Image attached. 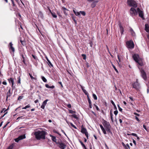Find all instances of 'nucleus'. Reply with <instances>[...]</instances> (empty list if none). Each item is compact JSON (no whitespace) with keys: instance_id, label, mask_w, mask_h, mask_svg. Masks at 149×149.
I'll list each match as a JSON object with an SVG mask.
<instances>
[{"instance_id":"60","label":"nucleus","mask_w":149,"mask_h":149,"mask_svg":"<svg viewBox=\"0 0 149 149\" xmlns=\"http://www.w3.org/2000/svg\"><path fill=\"white\" fill-rule=\"evenodd\" d=\"M2 84L4 85H7V83L6 81H4L2 82Z\"/></svg>"},{"instance_id":"40","label":"nucleus","mask_w":149,"mask_h":149,"mask_svg":"<svg viewBox=\"0 0 149 149\" xmlns=\"http://www.w3.org/2000/svg\"><path fill=\"white\" fill-rule=\"evenodd\" d=\"M81 56H82V57L83 58V59L84 60L86 59V55L85 54H82L81 55Z\"/></svg>"},{"instance_id":"61","label":"nucleus","mask_w":149,"mask_h":149,"mask_svg":"<svg viewBox=\"0 0 149 149\" xmlns=\"http://www.w3.org/2000/svg\"><path fill=\"white\" fill-rule=\"evenodd\" d=\"M134 114L135 115H136L138 116H140V115L139 114H138L136 113H134Z\"/></svg>"},{"instance_id":"28","label":"nucleus","mask_w":149,"mask_h":149,"mask_svg":"<svg viewBox=\"0 0 149 149\" xmlns=\"http://www.w3.org/2000/svg\"><path fill=\"white\" fill-rule=\"evenodd\" d=\"M79 142L81 144V145L82 146V147H84L85 149H87L86 146L80 140L79 141Z\"/></svg>"},{"instance_id":"9","label":"nucleus","mask_w":149,"mask_h":149,"mask_svg":"<svg viewBox=\"0 0 149 149\" xmlns=\"http://www.w3.org/2000/svg\"><path fill=\"white\" fill-rule=\"evenodd\" d=\"M26 138L25 135H21L19 136L17 138L15 139V142H18L20 140H22Z\"/></svg>"},{"instance_id":"59","label":"nucleus","mask_w":149,"mask_h":149,"mask_svg":"<svg viewBox=\"0 0 149 149\" xmlns=\"http://www.w3.org/2000/svg\"><path fill=\"white\" fill-rule=\"evenodd\" d=\"M5 108L3 109L1 111V113H4V111L5 110Z\"/></svg>"},{"instance_id":"12","label":"nucleus","mask_w":149,"mask_h":149,"mask_svg":"<svg viewBox=\"0 0 149 149\" xmlns=\"http://www.w3.org/2000/svg\"><path fill=\"white\" fill-rule=\"evenodd\" d=\"M141 75L145 80L146 79L147 77L146 73L143 70H142L141 71Z\"/></svg>"},{"instance_id":"21","label":"nucleus","mask_w":149,"mask_h":149,"mask_svg":"<svg viewBox=\"0 0 149 149\" xmlns=\"http://www.w3.org/2000/svg\"><path fill=\"white\" fill-rule=\"evenodd\" d=\"M50 136L52 137V140L54 142H55V143H56V142H57L56 141V137L54 136H53L52 135H50Z\"/></svg>"},{"instance_id":"5","label":"nucleus","mask_w":149,"mask_h":149,"mask_svg":"<svg viewBox=\"0 0 149 149\" xmlns=\"http://www.w3.org/2000/svg\"><path fill=\"white\" fill-rule=\"evenodd\" d=\"M133 57L134 60L137 63H138L139 65L141 66L143 65V63L139 59V56L138 55L135 54L133 55Z\"/></svg>"},{"instance_id":"34","label":"nucleus","mask_w":149,"mask_h":149,"mask_svg":"<svg viewBox=\"0 0 149 149\" xmlns=\"http://www.w3.org/2000/svg\"><path fill=\"white\" fill-rule=\"evenodd\" d=\"M20 41L21 42V43L22 45L23 46H24L25 45H26V43H25V41H22L21 40H20Z\"/></svg>"},{"instance_id":"58","label":"nucleus","mask_w":149,"mask_h":149,"mask_svg":"<svg viewBox=\"0 0 149 149\" xmlns=\"http://www.w3.org/2000/svg\"><path fill=\"white\" fill-rule=\"evenodd\" d=\"M118 58L119 61L120 62V58L119 55H118Z\"/></svg>"},{"instance_id":"42","label":"nucleus","mask_w":149,"mask_h":149,"mask_svg":"<svg viewBox=\"0 0 149 149\" xmlns=\"http://www.w3.org/2000/svg\"><path fill=\"white\" fill-rule=\"evenodd\" d=\"M69 113H70L72 114V113H75L76 112L75 111H73L71 110H69Z\"/></svg>"},{"instance_id":"3","label":"nucleus","mask_w":149,"mask_h":149,"mask_svg":"<svg viewBox=\"0 0 149 149\" xmlns=\"http://www.w3.org/2000/svg\"><path fill=\"white\" fill-rule=\"evenodd\" d=\"M127 3L130 6L136 8L137 6V3L134 0H127Z\"/></svg>"},{"instance_id":"30","label":"nucleus","mask_w":149,"mask_h":149,"mask_svg":"<svg viewBox=\"0 0 149 149\" xmlns=\"http://www.w3.org/2000/svg\"><path fill=\"white\" fill-rule=\"evenodd\" d=\"M97 2H93L91 5V6L92 8H94L96 5V3Z\"/></svg>"},{"instance_id":"22","label":"nucleus","mask_w":149,"mask_h":149,"mask_svg":"<svg viewBox=\"0 0 149 149\" xmlns=\"http://www.w3.org/2000/svg\"><path fill=\"white\" fill-rule=\"evenodd\" d=\"M45 87L47 88H54L55 86H54L52 85V86H49L48 84H46L45 85Z\"/></svg>"},{"instance_id":"1","label":"nucleus","mask_w":149,"mask_h":149,"mask_svg":"<svg viewBox=\"0 0 149 149\" xmlns=\"http://www.w3.org/2000/svg\"><path fill=\"white\" fill-rule=\"evenodd\" d=\"M46 133L47 132L44 131H38L35 132L34 133V135L36 138L38 140H40V139H45Z\"/></svg>"},{"instance_id":"62","label":"nucleus","mask_w":149,"mask_h":149,"mask_svg":"<svg viewBox=\"0 0 149 149\" xmlns=\"http://www.w3.org/2000/svg\"><path fill=\"white\" fill-rule=\"evenodd\" d=\"M9 123V122H8V123L6 125H5L3 127V129L4 128H5L7 125H8V124Z\"/></svg>"},{"instance_id":"16","label":"nucleus","mask_w":149,"mask_h":149,"mask_svg":"<svg viewBox=\"0 0 149 149\" xmlns=\"http://www.w3.org/2000/svg\"><path fill=\"white\" fill-rule=\"evenodd\" d=\"M130 32L131 33V35L133 36H135V33L134 32L133 30V29L130 28Z\"/></svg>"},{"instance_id":"2","label":"nucleus","mask_w":149,"mask_h":149,"mask_svg":"<svg viewBox=\"0 0 149 149\" xmlns=\"http://www.w3.org/2000/svg\"><path fill=\"white\" fill-rule=\"evenodd\" d=\"M130 13L132 16H134L139 14V16L143 20L144 19L143 12L141 10H130Z\"/></svg>"},{"instance_id":"47","label":"nucleus","mask_w":149,"mask_h":149,"mask_svg":"<svg viewBox=\"0 0 149 149\" xmlns=\"http://www.w3.org/2000/svg\"><path fill=\"white\" fill-rule=\"evenodd\" d=\"M118 113V111L117 110L114 111V113L116 116L117 115Z\"/></svg>"},{"instance_id":"46","label":"nucleus","mask_w":149,"mask_h":149,"mask_svg":"<svg viewBox=\"0 0 149 149\" xmlns=\"http://www.w3.org/2000/svg\"><path fill=\"white\" fill-rule=\"evenodd\" d=\"M32 57H33V58L36 60H37L38 59V58H37V57L36 56H35L33 54H32Z\"/></svg>"},{"instance_id":"24","label":"nucleus","mask_w":149,"mask_h":149,"mask_svg":"<svg viewBox=\"0 0 149 149\" xmlns=\"http://www.w3.org/2000/svg\"><path fill=\"white\" fill-rule=\"evenodd\" d=\"M67 123H68V125H70L73 127L75 129H77V127L74 125L72 123L70 122H67Z\"/></svg>"},{"instance_id":"32","label":"nucleus","mask_w":149,"mask_h":149,"mask_svg":"<svg viewBox=\"0 0 149 149\" xmlns=\"http://www.w3.org/2000/svg\"><path fill=\"white\" fill-rule=\"evenodd\" d=\"M83 91L84 94L87 96L89 95V94L87 91L85 89H83Z\"/></svg>"},{"instance_id":"13","label":"nucleus","mask_w":149,"mask_h":149,"mask_svg":"<svg viewBox=\"0 0 149 149\" xmlns=\"http://www.w3.org/2000/svg\"><path fill=\"white\" fill-rule=\"evenodd\" d=\"M119 25L121 34L123 35L124 32V28L120 23Z\"/></svg>"},{"instance_id":"15","label":"nucleus","mask_w":149,"mask_h":149,"mask_svg":"<svg viewBox=\"0 0 149 149\" xmlns=\"http://www.w3.org/2000/svg\"><path fill=\"white\" fill-rule=\"evenodd\" d=\"M145 30L148 33H149V24H146L145 25Z\"/></svg>"},{"instance_id":"25","label":"nucleus","mask_w":149,"mask_h":149,"mask_svg":"<svg viewBox=\"0 0 149 149\" xmlns=\"http://www.w3.org/2000/svg\"><path fill=\"white\" fill-rule=\"evenodd\" d=\"M21 56L22 57V58L23 59L22 62H23V63L25 65H26V62L25 61V58L24 57V55H23V54H21Z\"/></svg>"},{"instance_id":"7","label":"nucleus","mask_w":149,"mask_h":149,"mask_svg":"<svg viewBox=\"0 0 149 149\" xmlns=\"http://www.w3.org/2000/svg\"><path fill=\"white\" fill-rule=\"evenodd\" d=\"M103 124L106 129V130L109 129H111V127L109 123L105 120H104L103 122Z\"/></svg>"},{"instance_id":"6","label":"nucleus","mask_w":149,"mask_h":149,"mask_svg":"<svg viewBox=\"0 0 149 149\" xmlns=\"http://www.w3.org/2000/svg\"><path fill=\"white\" fill-rule=\"evenodd\" d=\"M127 47L128 48L132 49L134 47V45L133 41L130 40L126 42Z\"/></svg>"},{"instance_id":"41","label":"nucleus","mask_w":149,"mask_h":149,"mask_svg":"<svg viewBox=\"0 0 149 149\" xmlns=\"http://www.w3.org/2000/svg\"><path fill=\"white\" fill-rule=\"evenodd\" d=\"M72 116L74 118H76V119H77L78 118V117H77V115H75V114L72 115Z\"/></svg>"},{"instance_id":"17","label":"nucleus","mask_w":149,"mask_h":149,"mask_svg":"<svg viewBox=\"0 0 149 149\" xmlns=\"http://www.w3.org/2000/svg\"><path fill=\"white\" fill-rule=\"evenodd\" d=\"M10 91H11V89L10 88L8 90V92H7V97H6V100L7 99L8 97H10L12 94V93H11L10 92Z\"/></svg>"},{"instance_id":"4","label":"nucleus","mask_w":149,"mask_h":149,"mask_svg":"<svg viewBox=\"0 0 149 149\" xmlns=\"http://www.w3.org/2000/svg\"><path fill=\"white\" fill-rule=\"evenodd\" d=\"M132 86L133 88L138 90L140 88V84L138 82V79H136V81L133 82L132 83Z\"/></svg>"},{"instance_id":"44","label":"nucleus","mask_w":149,"mask_h":149,"mask_svg":"<svg viewBox=\"0 0 149 149\" xmlns=\"http://www.w3.org/2000/svg\"><path fill=\"white\" fill-rule=\"evenodd\" d=\"M117 106L119 111L121 112H122V109L120 107L119 104H118Z\"/></svg>"},{"instance_id":"11","label":"nucleus","mask_w":149,"mask_h":149,"mask_svg":"<svg viewBox=\"0 0 149 149\" xmlns=\"http://www.w3.org/2000/svg\"><path fill=\"white\" fill-rule=\"evenodd\" d=\"M8 81L10 83H11L12 85V88H13H13L15 87V86H13L14 84V81L13 78L11 77L10 79H8Z\"/></svg>"},{"instance_id":"63","label":"nucleus","mask_w":149,"mask_h":149,"mask_svg":"<svg viewBox=\"0 0 149 149\" xmlns=\"http://www.w3.org/2000/svg\"><path fill=\"white\" fill-rule=\"evenodd\" d=\"M133 142L135 145H136V141L134 140L133 139Z\"/></svg>"},{"instance_id":"56","label":"nucleus","mask_w":149,"mask_h":149,"mask_svg":"<svg viewBox=\"0 0 149 149\" xmlns=\"http://www.w3.org/2000/svg\"><path fill=\"white\" fill-rule=\"evenodd\" d=\"M143 128L147 131V128H146V126L145 125H143Z\"/></svg>"},{"instance_id":"18","label":"nucleus","mask_w":149,"mask_h":149,"mask_svg":"<svg viewBox=\"0 0 149 149\" xmlns=\"http://www.w3.org/2000/svg\"><path fill=\"white\" fill-rule=\"evenodd\" d=\"M81 132L82 133L85 134L86 132H87V130L85 128L82 127L81 130Z\"/></svg>"},{"instance_id":"43","label":"nucleus","mask_w":149,"mask_h":149,"mask_svg":"<svg viewBox=\"0 0 149 149\" xmlns=\"http://www.w3.org/2000/svg\"><path fill=\"white\" fill-rule=\"evenodd\" d=\"M112 65V66L113 67V68L118 73V71L117 70L115 66L113 65V64Z\"/></svg>"},{"instance_id":"31","label":"nucleus","mask_w":149,"mask_h":149,"mask_svg":"<svg viewBox=\"0 0 149 149\" xmlns=\"http://www.w3.org/2000/svg\"><path fill=\"white\" fill-rule=\"evenodd\" d=\"M42 79V81L45 82H46L47 81V80L45 78V77L43 76H42L41 77Z\"/></svg>"},{"instance_id":"33","label":"nucleus","mask_w":149,"mask_h":149,"mask_svg":"<svg viewBox=\"0 0 149 149\" xmlns=\"http://www.w3.org/2000/svg\"><path fill=\"white\" fill-rule=\"evenodd\" d=\"M12 2V4H13V6H15V2H16V1L17 0H11Z\"/></svg>"},{"instance_id":"37","label":"nucleus","mask_w":149,"mask_h":149,"mask_svg":"<svg viewBox=\"0 0 149 149\" xmlns=\"http://www.w3.org/2000/svg\"><path fill=\"white\" fill-rule=\"evenodd\" d=\"M17 79H18V80H17V83L19 84H21V82H20L21 79H20V77H18L17 78Z\"/></svg>"},{"instance_id":"26","label":"nucleus","mask_w":149,"mask_h":149,"mask_svg":"<svg viewBox=\"0 0 149 149\" xmlns=\"http://www.w3.org/2000/svg\"><path fill=\"white\" fill-rule=\"evenodd\" d=\"M7 109L5 110L4 111V114L3 115H1V117L0 118V119H1L2 118H3L7 113L8 112H7Z\"/></svg>"},{"instance_id":"55","label":"nucleus","mask_w":149,"mask_h":149,"mask_svg":"<svg viewBox=\"0 0 149 149\" xmlns=\"http://www.w3.org/2000/svg\"><path fill=\"white\" fill-rule=\"evenodd\" d=\"M102 131H103V133L104 134H107V132H106V130L105 129H104L103 130H102Z\"/></svg>"},{"instance_id":"20","label":"nucleus","mask_w":149,"mask_h":149,"mask_svg":"<svg viewBox=\"0 0 149 149\" xmlns=\"http://www.w3.org/2000/svg\"><path fill=\"white\" fill-rule=\"evenodd\" d=\"M73 12L76 16L80 17V14L79 12L77 11V10H73Z\"/></svg>"},{"instance_id":"53","label":"nucleus","mask_w":149,"mask_h":149,"mask_svg":"<svg viewBox=\"0 0 149 149\" xmlns=\"http://www.w3.org/2000/svg\"><path fill=\"white\" fill-rule=\"evenodd\" d=\"M100 126L102 130H103L104 129V127H103V126L100 124Z\"/></svg>"},{"instance_id":"64","label":"nucleus","mask_w":149,"mask_h":149,"mask_svg":"<svg viewBox=\"0 0 149 149\" xmlns=\"http://www.w3.org/2000/svg\"><path fill=\"white\" fill-rule=\"evenodd\" d=\"M136 119V120L138 121H139V118L136 116L135 117Z\"/></svg>"},{"instance_id":"54","label":"nucleus","mask_w":149,"mask_h":149,"mask_svg":"<svg viewBox=\"0 0 149 149\" xmlns=\"http://www.w3.org/2000/svg\"><path fill=\"white\" fill-rule=\"evenodd\" d=\"M84 134H85V135L86 136L87 139H88V132H86V133H85Z\"/></svg>"},{"instance_id":"23","label":"nucleus","mask_w":149,"mask_h":149,"mask_svg":"<svg viewBox=\"0 0 149 149\" xmlns=\"http://www.w3.org/2000/svg\"><path fill=\"white\" fill-rule=\"evenodd\" d=\"M106 130L107 131L108 134H110L111 135H113L111 131V129H106Z\"/></svg>"},{"instance_id":"39","label":"nucleus","mask_w":149,"mask_h":149,"mask_svg":"<svg viewBox=\"0 0 149 149\" xmlns=\"http://www.w3.org/2000/svg\"><path fill=\"white\" fill-rule=\"evenodd\" d=\"M30 107V105L28 104L26 106L22 108V109H26L27 108H29Z\"/></svg>"},{"instance_id":"19","label":"nucleus","mask_w":149,"mask_h":149,"mask_svg":"<svg viewBox=\"0 0 149 149\" xmlns=\"http://www.w3.org/2000/svg\"><path fill=\"white\" fill-rule=\"evenodd\" d=\"M45 58L48 63V64H49V66L50 67H53V65L51 63V62L49 60L48 58L47 57H46Z\"/></svg>"},{"instance_id":"45","label":"nucleus","mask_w":149,"mask_h":149,"mask_svg":"<svg viewBox=\"0 0 149 149\" xmlns=\"http://www.w3.org/2000/svg\"><path fill=\"white\" fill-rule=\"evenodd\" d=\"M29 74L31 77V79H36L35 78V77H33L31 75V74L30 73H29Z\"/></svg>"},{"instance_id":"29","label":"nucleus","mask_w":149,"mask_h":149,"mask_svg":"<svg viewBox=\"0 0 149 149\" xmlns=\"http://www.w3.org/2000/svg\"><path fill=\"white\" fill-rule=\"evenodd\" d=\"M50 11L51 14L52 15L53 17L54 18H56L57 17V16L55 15V14L54 13H53L52 11H51V10H49Z\"/></svg>"},{"instance_id":"35","label":"nucleus","mask_w":149,"mask_h":149,"mask_svg":"<svg viewBox=\"0 0 149 149\" xmlns=\"http://www.w3.org/2000/svg\"><path fill=\"white\" fill-rule=\"evenodd\" d=\"M93 96L95 100H97V97L95 94H93Z\"/></svg>"},{"instance_id":"38","label":"nucleus","mask_w":149,"mask_h":149,"mask_svg":"<svg viewBox=\"0 0 149 149\" xmlns=\"http://www.w3.org/2000/svg\"><path fill=\"white\" fill-rule=\"evenodd\" d=\"M113 114L112 113L111 111V112H110V117H111V120L112 122H113Z\"/></svg>"},{"instance_id":"36","label":"nucleus","mask_w":149,"mask_h":149,"mask_svg":"<svg viewBox=\"0 0 149 149\" xmlns=\"http://www.w3.org/2000/svg\"><path fill=\"white\" fill-rule=\"evenodd\" d=\"M80 14H81L83 16H85L86 15V13L84 11H80Z\"/></svg>"},{"instance_id":"48","label":"nucleus","mask_w":149,"mask_h":149,"mask_svg":"<svg viewBox=\"0 0 149 149\" xmlns=\"http://www.w3.org/2000/svg\"><path fill=\"white\" fill-rule=\"evenodd\" d=\"M122 120L123 119H121V118H119V121L120 122V124L121 125H122Z\"/></svg>"},{"instance_id":"57","label":"nucleus","mask_w":149,"mask_h":149,"mask_svg":"<svg viewBox=\"0 0 149 149\" xmlns=\"http://www.w3.org/2000/svg\"><path fill=\"white\" fill-rule=\"evenodd\" d=\"M94 105L95 106L96 109L98 111L99 110V108H98V107L95 104H94Z\"/></svg>"},{"instance_id":"14","label":"nucleus","mask_w":149,"mask_h":149,"mask_svg":"<svg viewBox=\"0 0 149 149\" xmlns=\"http://www.w3.org/2000/svg\"><path fill=\"white\" fill-rule=\"evenodd\" d=\"M48 100L47 99L45 100L42 103V105L41 106V108L42 109H44L45 106L46 104L47 103Z\"/></svg>"},{"instance_id":"51","label":"nucleus","mask_w":149,"mask_h":149,"mask_svg":"<svg viewBox=\"0 0 149 149\" xmlns=\"http://www.w3.org/2000/svg\"><path fill=\"white\" fill-rule=\"evenodd\" d=\"M131 135H132V136H135L136 137H137V135L135 133H132L131 134Z\"/></svg>"},{"instance_id":"49","label":"nucleus","mask_w":149,"mask_h":149,"mask_svg":"<svg viewBox=\"0 0 149 149\" xmlns=\"http://www.w3.org/2000/svg\"><path fill=\"white\" fill-rule=\"evenodd\" d=\"M23 96H20L19 97L17 100H19L20 99H22L23 98Z\"/></svg>"},{"instance_id":"10","label":"nucleus","mask_w":149,"mask_h":149,"mask_svg":"<svg viewBox=\"0 0 149 149\" xmlns=\"http://www.w3.org/2000/svg\"><path fill=\"white\" fill-rule=\"evenodd\" d=\"M13 44L12 42H10L9 44V47L10 50L14 52L15 51V49L13 47Z\"/></svg>"},{"instance_id":"52","label":"nucleus","mask_w":149,"mask_h":149,"mask_svg":"<svg viewBox=\"0 0 149 149\" xmlns=\"http://www.w3.org/2000/svg\"><path fill=\"white\" fill-rule=\"evenodd\" d=\"M13 144L10 146L8 148V149H12L13 147Z\"/></svg>"},{"instance_id":"27","label":"nucleus","mask_w":149,"mask_h":149,"mask_svg":"<svg viewBox=\"0 0 149 149\" xmlns=\"http://www.w3.org/2000/svg\"><path fill=\"white\" fill-rule=\"evenodd\" d=\"M111 104H113V105L114 106V109L115 110H117V107H116L115 104L114 102H113V101L112 100H111Z\"/></svg>"},{"instance_id":"50","label":"nucleus","mask_w":149,"mask_h":149,"mask_svg":"<svg viewBox=\"0 0 149 149\" xmlns=\"http://www.w3.org/2000/svg\"><path fill=\"white\" fill-rule=\"evenodd\" d=\"M67 106L69 108H71L72 107L71 105L70 104H67Z\"/></svg>"},{"instance_id":"8","label":"nucleus","mask_w":149,"mask_h":149,"mask_svg":"<svg viewBox=\"0 0 149 149\" xmlns=\"http://www.w3.org/2000/svg\"><path fill=\"white\" fill-rule=\"evenodd\" d=\"M56 144L59 146V148L61 149H64L66 146L61 141L56 142Z\"/></svg>"}]
</instances>
